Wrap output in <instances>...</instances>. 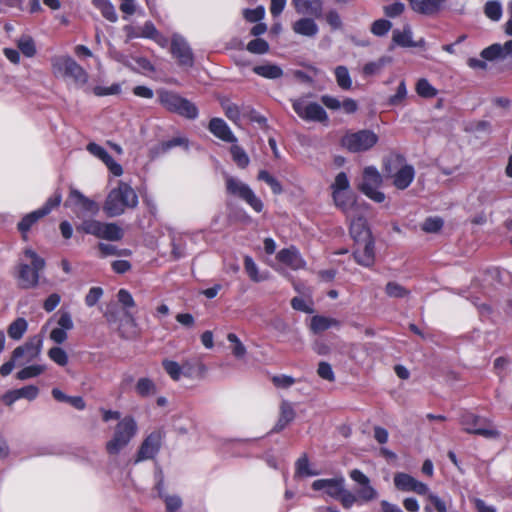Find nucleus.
Masks as SVG:
<instances>
[{"instance_id":"nucleus-1","label":"nucleus","mask_w":512,"mask_h":512,"mask_svg":"<svg viewBox=\"0 0 512 512\" xmlns=\"http://www.w3.org/2000/svg\"><path fill=\"white\" fill-rule=\"evenodd\" d=\"M138 205V196L127 183L120 181L107 195L103 205L104 212L109 217L122 215L127 208L134 209Z\"/></svg>"},{"instance_id":"nucleus-2","label":"nucleus","mask_w":512,"mask_h":512,"mask_svg":"<svg viewBox=\"0 0 512 512\" xmlns=\"http://www.w3.org/2000/svg\"><path fill=\"white\" fill-rule=\"evenodd\" d=\"M52 73L55 77L69 78L75 86L84 87L89 79L86 70L70 56H55L51 59Z\"/></svg>"},{"instance_id":"nucleus-3","label":"nucleus","mask_w":512,"mask_h":512,"mask_svg":"<svg viewBox=\"0 0 512 512\" xmlns=\"http://www.w3.org/2000/svg\"><path fill=\"white\" fill-rule=\"evenodd\" d=\"M137 423L127 416L118 422L112 438L106 443L105 449L110 456H117L137 433Z\"/></svg>"},{"instance_id":"nucleus-4","label":"nucleus","mask_w":512,"mask_h":512,"mask_svg":"<svg viewBox=\"0 0 512 512\" xmlns=\"http://www.w3.org/2000/svg\"><path fill=\"white\" fill-rule=\"evenodd\" d=\"M384 171L388 177L393 178V185L400 189H406L415 177L413 166L405 163L400 155L389 157L384 164Z\"/></svg>"},{"instance_id":"nucleus-5","label":"nucleus","mask_w":512,"mask_h":512,"mask_svg":"<svg viewBox=\"0 0 512 512\" xmlns=\"http://www.w3.org/2000/svg\"><path fill=\"white\" fill-rule=\"evenodd\" d=\"M24 254L30 260V264H20L18 272V283L23 289L34 288L39 282V273L45 267V261L36 252L26 249Z\"/></svg>"},{"instance_id":"nucleus-6","label":"nucleus","mask_w":512,"mask_h":512,"mask_svg":"<svg viewBox=\"0 0 512 512\" xmlns=\"http://www.w3.org/2000/svg\"><path fill=\"white\" fill-rule=\"evenodd\" d=\"M378 142V136L371 130H359L346 133L342 140V146L353 153L364 152L371 149Z\"/></svg>"},{"instance_id":"nucleus-7","label":"nucleus","mask_w":512,"mask_h":512,"mask_svg":"<svg viewBox=\"0 0 512 512\" xmlns=\"http://www.w3.org/2000/svg\"><path fill=\"white\" fill-rule=\"evenodd\" d=\"M225 185L228 194L246 201L256 212L262 211V201L254 194L247 184L232 176H226Z\"/></svg>"},{"instance_id":"nucleus-8","label":"nucleus","mask_w":512,"mask_h":512,"mask_svg":"<svg viewBox=\"0 0 512 512\" xmlns=\"http://www.w3.org/2000/svg\"><path fill=\"white\" fill-rule=\"evenodd\" d=\"M382 183V176L375 167H366L363 171V179L358 188L371 200L381 203L385 200V194L378 190Z\"/></svg>"},{"instance_id":"nucleus-9","label":"nucleus","mask_w":512,"mask_h":512,"mask_svg":"<svg viewBox=\"0 0 512 512\" xmlns=\"http://www.w3.org/2000/svg\"><path fill=\"white\" fill-rule=\"evenodd\" d=\"M164 432L162 430H155L151 432L141 443L137 452L135 463L153 459L159 452Z\"/></svg>"},{"instance_id":"nucleus-10","label":"nucleus","mask_w":512,"mask_h":512,"mask_svg":"<svg viewBox=\"0 0 512 512\" xmlns=\"http://www.w3.org/2000/svg\"><path fill=\"white\" fill-rule=\"evenodd\" d=\"M43 340L40 336H33L23 345L18 346L13 351V360H18V364H26L37 359L41 353Z\"/></svg>"},{"instance_id":"nucleus-11","label":"nucleus","mask_w":512,"mask_h":512,"mask_svg":"<svg viewBox=\"0 0 512 512\" xmlns=\"http://www.w3.org/2000/svg\"><path fill=\"white\" fill-rule=\"evenodd\" d=\"M482 419L470 412H465L460 417V424L464 431L470 434L480 435L487 439H495L499 437V432L494 428L481 427L479 424Z\"/></svg>"},{"instance_id":"nucleus-12","label":"nucleus","mask_w":512,"mask_h":512,"mask_svg":"<svg viewBox=\"0 0 512 512\" xmlns=\"http://www.w3.org/2000/svg\"><path fill=\"white\" fill-rule=\"evenodd\" d=\"M292 107L296 114L307 121L324 122L327 120V113L318 103H306L302 99L294 100Z\"/></svg>"},{"instance_id":"nucleus-13","label":"nucleus","mask_w":512,"mask_h":512,"mask_svg":"<svg viewBox=\"0 0 512 512\" xmlns=\"http://www.w3.org/2000/svg\"><path fill=\"white\" fill-rule=\"evenodd\" d=\"M170 51L181 66L192 67L194 64L193 52L187 41L180 35L174 34L171 39Z\"/></svg>"},{"instance_id":"nucleus-14","label":"nucleus","mask_w":512,"mask_h":512,"mask_svg":"<svg viewBox=\"0 0 512 512\" xmlns=\"http://www.w3.org/2000/svg\"><path fill=\"white\" fill-rule=\"evenodd\" d=\"M349 476L358 484L355 491L361 502H370L378 497L376 489L371 486L369 478L363 472L353 469L350 471Z\"/></svg>"},{"instance_id":"nucleus-15","label":"nucleus","mask_w":512,"mask_h":512,"mask_svg":"<svg viewBox=\"0 0 512 512\" xmlns=\"http://www.w3.org/2000/svg\"><path fill=\"white\" fill-rule=\"evenodd\" d=\"M394 485L400 491L415 492L419 495H426L429 491V488L425 483L420 482L411 475L402 472L395 474Z\"/></svg>"},{"instance_id":"nucleus-16","label":"nucleus","mask_w":512,"mask_h":512,"mask_svg":"<svg viewBox=\"0 0 512 512\" xmlns=\"http://www.w3.org/2000/svg\"><path fill=\"white\" fill-rule=\"evenodd\" d=\"M64 205L66 207H76L80 211L92 215L97 214L99 211V206L95 201L87 198L79 190L74 188L70 190L69 196Z\"/></svg>"},{"instance_id":"nucleus-17","label":"nucleus","mask_w":512,"mask_h":512,"mask_svg":"<svg viewBox=\"0 0 512 512\" xmlns=\"http://www.w3.org/2000/svg\"><path fill=\"white\" fill-rule=\"evenodd\" d=\"M355 261L364 267H370L375 261L374 240L373 238L361 240L360 244H356L353 252Z\"/></svg>"},{"instance_id":"nucleus-18","label":"nucleus","mask_w":512,"mask_h":512,"mask_svg":"<svg viewBox=\"0 0 512 512\" xmlns=\"http://www.w3.org/2000/svg\"><path fill=\"white\" fill-rule=\"evenodd\" d=\"M424 45V40L419 42L413 41L412 29L409 25H405L403 29H394L392 32V44L389 50H393L394 46L400 47H421Z\"/></svg>"},{"instance_id":"nucleus-19","label":"nucleus","mask_w":512,"mask_h":512,"mask_svg":"<svg viewBox=\"0 0 512 512\" xmlns=\"http://www.w3.org/2000/svg\"><path fill=\"white\" fill-rule=\"evenodd\" d=\"M87 150L93 154L94 156L101 159L106 166L109 168L110 172L115 176H120L123 173V169L120 164H118L113 157L100 145L96 143H89L87 145Z\"/></svg>"},{"instance_id":"nucleus-20","label":"nucleus","mask_w":512,"mask_h":512,"mask_svg":"<svg viewBox=\"0 0 512 512\" xmlns=\"http://www.w3.org/2000/svg\"><path fill=\"white\" fill-rule=\"evenodd\" d=\"M294 9L298 14L320 18L323 12V0H292Z\"/></svg>"},{"instance_id":"nucleus-21","label":"nucleus","mask_w":512,"mask_h":512,"mask_svg":"<svg viewBox=\"0 0 512 512\" xmlns=\"http://www.w3.org/2000/svg\"><path fill=\"white\" fill-rule=\"evenodd\" d=\"M209 131L217 138L224 142L236 143L237 138L227 125V123L221 118H212L208 126Z\"/></svg>"},{"instance_id":"nucleus-22","label":"nucleus","mask_w":512,"mask_h":512,"mask_svg":"<svg viewBox=\"0 0 512 512\" xmlns=\"http://www.w3.org/2000/svg\"><path fill=\"white\" fill-rule=\"evenodd\" d=\"M277 259L293 270H298L305 266V261L300 256L298 250L293 247L279 251Z\"/></svg>"},{"instance_id":"nucleus-23","label":"nucleus","mask_w":512,"mask_h":512,"mask_svg":"<svg viewBox=\"0 0 512 512\" xmlns=\"http://www.w3.org/2000/svg\"><path fill=\"white\" fill-rule=\"evenodd\" d=\"M295 415V410L292 404L286 400H283L280 404L279 419L271 432L278 433L282 431L289 423L294 420Z\"/></svg>"},{"instance_id":"nucleus-24","label":"nucleus","mask_w":512,"mask_h":512,"mask_svg":"<svg viewBox=\"0 0 512 512\" xmlns=\"http://www.w3.org/2000/svg\"><path fill=\"white\" fill-rule=\"evenodd\" d=\"M292 29L296 34L314 37L318 33V26L312 18L304 17L295 21Z\"/></svg>"},{"instance_id":"nucleus-25","label":"nucleus","mask_w":512,"mask_h":512,"mask_svg":"<svg viewBox=\"0 0 512 512\" xmlns=\"http://www.w3.org/2000/svg\"><path fill=\"white\" fill-rule=\"evenodd\" d=\"M350 233L356 244H360L361 240L371 239L370 230L367 227L366 221L363 218H357L350 224Z\"/></svg>"},{"instance_id":"nucleus-26","label":"nucleus","mask_w":512,"mask_h":512,"mask_svg":"<svg viewBox=\"0 0 512 512\" xmlns=\"http://www.w3.org/2000/svg\"><path fill=\"white\" fill-rule=\"evenodd\" d=\"M447 0H416L414 9L422 14L432 15L439 12Z\"/></svg>"},{"instance_id":"nucleus-27","label":"nucleus","mask_w":512,"mask_h":512,"mask_svg":"<svg viewBox=\"0 0 512 512\" xmlns=\"http://www.w3.org/2000/svg\"><path fill=\"white\" fill-rule=\"evenodd\" d=\"M123 230L115 223H101L98 238L108 241H119L123 238Z\"/></svg>"},{"instance_id":"nucleus-28","label":"nucleus","mask_w":512,"mask_h":512,"mask_svg":"<svg viewBox=\"0 0 512 512\" xmlns=\"http://www.w3.org/2000/svg\"><path fill=\"white\" fill-rule=\"evenodd\" d=\"M253 72L266 79H279L283 76V70L280 66L271 63L256 65Z\"/></svg>"},{"instance_id":"nucleus-29","label":"nucleus","mask_w":512,"mask_h":512,"mask_svg":"<svg viewBox=\"0 0 512 512\" xmlns=\"http://www.w3.org/2000/svg\"><path fill=\"white\" fill-rule=\"evenodd\" d=\"M119 333L120 336L125 339H132L137 336V323L131 313H125V318L122 320L119 326Z\"/></svg>"},{"instance_id":"nucleus-30","label":"nucleus","mask_w":512,"mask_h":512,"mask_svg":"<svg viewBox=\"0 0 512 512\" xmlns=\"http://www.w3.org/2000/svg\"><path fill=\"white\" fill-rule=\"evenodd\" d=\"M340 325L339 321L333 318H328L324 316H314L311 319V330L314 333L323 332L331 327H338Z\"/></svg>"},{"instance_id":"nucleus-31","label":"nucleus","mask_w":512,"mask_h":512,"mask_svg":"<svg viewBox=\"0 0 512 512\" xmlns=\"http://www.w3.org/2000/svg\"><path fill=\"white\" fill-rule=\"evenodd\" d=\"M92 3L108 21L116 22L118 20L115 7L110 0H92Z\"/></svg>"},{"instance_id":"nucleus-32","label":"nucleus","mask_w":512,"mask_h":512,"mask_svg":"<svg viewBox=\"0 0 512 512\" xmlns=\"http://www.w3.org/2000/svg\"><path fill=\"white\" fill-rule=\"evenodd\" d=\"M47 215V209H38L27 214L18 224V229L25 234L42 217Z\"/></svg>"},{"instance_id":"nucleus-33","label":"nucleus","mask_w":512,"mask_h":512,"mask_svg":"<svg viewBox=\"0 0 512 512\" xmlns=\"http://www.w3.org/2000/svg\"><path fill=\"white\" fill-rule=\"evenodd\" d=\"M183 99L184 98L180 95L169 91H161L159 94L160 104L170 112H173L176 106L181 104Z\"/></svg>"},{"instance_id":"nucleus-34","label":"nucleus","mask_w":512,"mask_h":512,"mask_svg":"<svg viewBox=\"0 0 512 512\" xmlns=\"http://www.w3.org/2000/svg\"><path fill=\"white\" fill-rule=\"evenodd\" d=\"M28 323L24 318H17L8 327V335L11 339L19 340L27 331Z\"/></svg>"},{"instance_id":"nucleus-35","label":"nucleus","mask_w":512,"mask_h":512,"mask_svg":"<svg viewBox=\"0 0 512 512\" xmlns=\"http://www.w3.org/2000/svg\"><path fill=\"white\" fill-rule=\"evenodd\" d=\"M173 113L189 119H195L198 115V109L192 102L184 98L181 104H178L173 110Z\"/></svg>"},{"instance_id":"nucleus-36","label":"nucleus","mask_w":512,"mask_h":512,"mask_svg":"<svg viewBox=\"0 0 512 512\" xmlns=\"http://www.w3.org/2000/svg\"><path fill=\"white\" fill-rule=\"evenodd\" d=\"M333 199L336 206L344 212H347L354 205V198L350 193L333 191Z\"/></svg>"},{"instance_id":"nucleus-37","label":"nucleus","mask_w":512,"mask_h":512,"mask_svg":"<svg viewBox=\"0 0 512 512\" xmlns=\"http://www.w3.org/2000/svg\"><path fill=\"white\" fill-rule=\"evenodd\" d=\"M176 146H185L187 148L188 140L183 137H175L169 141L160 143L157 147L152 149L151 152L155 154L166 153L168 150Z\"/></svg>"},{"instance_id":"nucleus-38","label":"nucleus","mask_w":512,"mask_h":512,"mask_svg":"<svg viewBox=\"0 0 512 512\" xmlns=\"http://www.w3.org/2000/svg\"><path fill=\"white\" fill-rule=\"evenodd\" d=\"M391 62H392V58L388 57V56H383L375 62H369L364 65L363 74L366 76H371V75L377 74L378 72H380V70L384 66H386L387 64H389Z\"/></svg>"},{"instance_id":"nucleus-39","label":"nucleus","mask_w":512,"mask_h":512,"mask_svg":"<svg viewBox=\"0 0 512 512\" xmlns=\"http://www.w3.org/2000/svg\"><path fill=\"white\" fill-rule=\"evenodd\" d=\"M230 152L232 155L233 161L236 163V165L240 168H246L249 165V157L247 153L244 151L243 148H241L239 145H236L233 143V145L230 148Z\"/></svg>"},{"instance_id":"nucleus-40","label":"nucleus","mask_w":512,"mask_h":512,"mask_svg":"<svg viewBox=\"0 0 512 512\" xmlns=\"http://www.w3.org/2000/svg\"><path fill=\"white\" fill-rule=\"evenodd\" d=\"M221 106L225 112L226 117L235 124H238L241 119V111L238 105L232 103L228 99H225L221 101Z\"/></svg>"},{"instance_id":"nucleus-41","label":"nucleus","mask_w":512,"mask_h":512,"mask_svg":"<svg viewBox=\"0 0 512 512\" xmlns=\"http://www.w3.org/2000/svg\"><path fill=\"white\" fill-rule=\"evenodd\" d=\"M335 77L338 86L343 90H349L352 86V80L348 69L345 66L335 68Z\"/></svg>"},{"instance_id":"nucleus-42","label":"nucleus","mask_w":512,"mask_h":512,"mask_svg":"<svg viewBox=\"0 0 512 512\" xmlns=\"http://www.w3.org/2000/svg\"><path fill=\"white\" fill-rule=\"evenodd\" d=\"M415 89L417 94L423 98H433L437 95V89L425 78H421L417 81Z\"/></svg>"},{"instance_id":"nucleus-43","label":"nucleus","mask_w":512,"mask_h":512,"mask_svg":"<svg viewBox=\"0 0 512 512\" xmlns=\"http://www.w3.org/2000/svg\"><path fill=\"white\" fill-rule=\"evenodd\" d=\"M227 340L231 343V351L236 358L241 359L246 355V347L236 334L229 333Z\"/></svg>"},{"instance_id":"nucleus-44","label":"nucleus","mask_w":512,"mask_h":512,"mask_svg":"<svg viewBox=\"0 0 512 512\" xmlns=\"http://www.w3.org/2000/svg\"><path fill=\"white\" fill-rule=\"evenodd\" d=\"M484 14L492 21H499L502 17V6L498 1H488L484 6Z\"/></svg>"},{"instance_id":"nucleus-45","label":"nucleus","mask_w":512,"mask_h":512,"mask_svg":"<svg viewBox=\"0 0 512 512\" xmlns=\"http://www.w3.org/2000/svg\"><path fill=\"white\" fill-rule=\"evenodd\" d=\"M101 223L98 220L88 219L84 220L79 226L76 227L77 231L83 232L86 234H91L95 237H98L100 232Z\"/></svg>"},{"instance_id":"nucleus-46","label":"nucleus","mask_w":512,"mask_h":512,"mask_svg":"<svg viewBox=\"0 0 512 512\" xmlns=\"http://www.w3.org/2000/svg\"><path fill=\"white\" fill-rule=\"evenodd\" d=\"M17 46L26 57H33L36 53L34 41L30 36L20 37L17 41Z\"/></svg>"},{"instance_id":"nucleus-47","label":"nucleus","mask_w":512,"mask_h":512,"mask_svg":"<svg viewBox=\"0 0 512 512\" xmlns=\"http://www.w3.org/2000/svg\"><path fill=\"white\" fill-rule=\"evenodd\" d=\"M344 482H345V480H344L343 477L329 479V483L327 485L326 493L330 497L338 499L339 496L341 495V493L343 492Z\"/></svg>"},{"instance_id":"nucleus-48","label":"nucleus","mask_w":512,"mask_h":512,"mask_svg":"<svg viewBox=\"0 0 512 512\" xmlns=\"http://www.w3.org/2000/svg\"><path fill=\"white\" fill-rule=\"evenodd\" d=\"M45 371V366L43 365H31L20 370L16 377L19 380H26L29 378L37 377Z\"/></svg>"},{"instance_id":"nucleus-49","label":"nucleus","mask_w":512,"mask_h":512,"mask_svg":"<svg viewBox=\"0 0 512 512\" xmlns=\"http://www.w3.org/2000/svg\"><path fill=\"white\" fill-rule=\"evenodd\" d=\"M244 268L250 279L254 282H260L266 279V277L259 275L258 267L250 256H245Z\"/></svg>"},{"instance_id":"nucleus-50","label":"nucleus","mask_w":512,"mask_h":512,"mask_svg":"<svg viewBox=\"0 0 512 512\" xmlns=\"http://www.w3.org/2000/svg\"><path fill=\"white\" fill-rule=\"evenodd\" d=\"M136 392L140 396H148L155 393L156 387L152 380L149 378H140L136 384Z\"/></svg>"},{"instance_id":"nucleus-51","label":"nucleus","mask_w":512,"mask_h":512,"mask_svg":"<svg viewBox=\"0 0 512 512\" xmlns=\"http://www.w3.org/2000/svg\"><path fill=\"white\" fill-rule=\"evenodd\" d=\"M258 179L267 183L270 186V188L272 189L274 194L282 193L283 189H282L280 182L266 170H261L259 172Z\"/></svg>"},{"instance_id":"nucleus-52","label":"nucleus","mask_w":512,"mask_h":512,"mask_svg":"<svg viewBox=\"0 0 512 512\" xmlns=\"http://www.w3.org/2000/svg\"><path fill=\"white\" fill-rule=\"evenodd\" d=\"M481 57L488 61L504 59L501 44L495 43L483 49L481 52Z\"/></svg>"},{"instance_id":"nucleus-53","label":"nucleus","mask_w":512,"mask_h":512,"mask_svg":"<svg viewBox=\"0 0 512 512\" xmlns=\"http://www.w3.org/2000/svg\"><path fill=\"white\" fill-rule=\"evenodd\" d=\"M163 368L166 373L175 381H178L182 375V367L175 361L172 360H164Z\"/></svg>"},{"instance_id":"nucleus-54","label":"nucleus","mask_w":512,"mask_h":512,"mask_svg":"<svg viewBox=\"0 0 512 512\" xmlns=\"http://www.w3.org/2000/svg\"><path fill=\"white\" fill-rule=\"evenodd\" d=\"M388 296L394 298H404L409 294V291L396 282H388L385 288Z\"/></svg>"},{"instance_id":"nucleus-55","label":"nucleus","mask_w":512,"mask_h":512,"mask_svg":"<svg viewBox=\"0 0 512 512\" xmlns=\"http://www.w3.org/2000/svg\"><path fill=\"white\" fill-rule=\"evenodd\" d=\"M247 50L253 54H265L269 51V44L266 40L257 38L247 44Z\"/></svg>"},{"instance_id":"nucleus-56","label":"nucleus","mask_w":512,"mask_h":512,"mask_svg":"<svg viewBox=\"0 0 512 512\" xmlns=\"http://www.w3.org/2000/svg\"><path fill=\"white\" fill-rule=\"evenodd\" d=\"M392 23L386 19H378L374 21L371 25V32L375 36H384L391 29Z\"/></svg>"},{"instance_id":"nucleus-57","label":"nucleus","mask_w":512,"mask_h":512,"mask_svg":"<svg viewBox=\"0 0 512 512\" xmlns=\"http://www.w3.org/2000/svg\"><path fill=\"white\" fill-rule=\"evenodd\" d=\"M48 356L60 366H65L68 363V355L61 347H52L48 351Z\"/></svg>"},{"instance_id":"nucleus-58","label":"nucleus","mask_w":512,"mask_h":512,"mask_svg":"<svg viewBox=\"0 0 512 512\" xmlns=\"http://www.w3.org/2000/svg\"><path fill=\"white\" fill-rule=\"evenodd\" d=\"M406 96H407V88H406L405 81L402 80L397 87L396 93L389 98V104L392 106L401 105L404 102Z\"/></svg>"},{"instance_id":"nucleus-59","label":"nucleus","mask_w":512,"mask_h":512,"mask_svg":"<svg viewBox=\"0 0 512 512\" xmlns=\"http://www.w3.org/2000/svg\"><path fill=\"white\" fill-rule=\"evenodd\" d=\"M93 94L102 97V96H108V95H117L121 92V87L119 84H112L109 87L104 86H95L93 89Z\"/></svg>"},{"instance_id":"nucleus-60","label":"nucleus","mask_w":512,"mask_h":512,"mask_svg":"<svg viewBox=\"0 0 512 512\" xmlns=\"http://www.w3.org/2000/svg\"><path fill=\"white\" fill-rule=\"evenodd\" d=\"M338 499L340 500L343 507L346 509L351 508L356 502H361L356 493L353 494L352 492L346 490L345 488L343 489V492L341 493Z\"/></svg>"},{"instance_id":"nucleus-61","label":"nucleus","mask_w":512,"mask_h":512,"mask_svg":"<svg viewBox=\"0 0 512 512\" xmlns=\"http://www.w3.org/2000/svg\"><path fill=\"white\" fill-rule=\"evenodd\" d=\"M317 374L319 375V377H321L324 380H327L330 382H333L335 380V375L332 370V367L327 362L322 361L319 363L318 369H317Z\"/></svg>"},{"instance_id":"nucleus-62","label":"nucleus","mask_w":512,"mask_h":512,"mask_svg":"<svg viewBox=\"0 0 512 512\" xmlns=\"http://www.w3.org/2000/svg\"><path fill=\"white\" fill-rule=\"evenodd\" d=\"M19 399L25 398L28 400H34L38 394L39 389L34 385H28L20 389H16Z\"/></svg>"},{"instance_id":"nucleus-63","label":"nucleus","mask_w":512,"mask_h":512,"mask_svg":"<svg viewBox=\"0 0 512 512\" xmlns=\"http://www.w3.org/2000/svg\"><path fill=\"white\" fill-rule=\"evenodd\" d=\"M427 499L430 501V503L433 505V508L437 512H447L448 506L444 500H442L440 497L433 493H427L426 494Z\"/></svg>"},{"instance_id":"nucleus-64","label":"nucleus","mask_w":512,"mask_h":512,"mask_svg":"<svg viewBox=\"0 0 512 512\" xmlns=\"http://www.w3.org/2000/svg\"><path fill=\"white\" fill-rule=\"evenodd\" d=\"M443 225V221L440 218H428L424 221L422 225V229L425 232L433 233L437 232L441 229Z\"/></svg>"}]
</instances>
